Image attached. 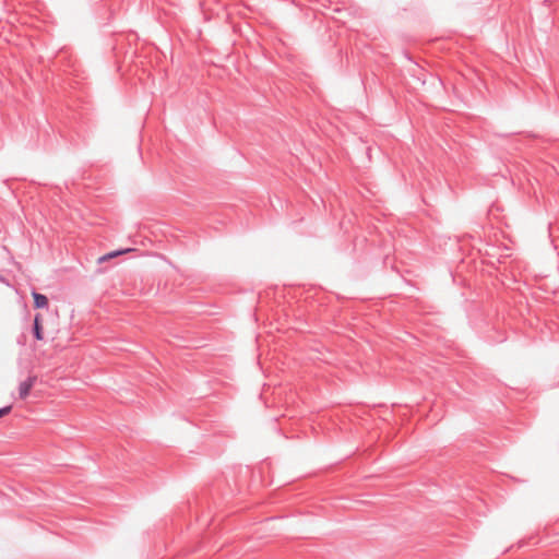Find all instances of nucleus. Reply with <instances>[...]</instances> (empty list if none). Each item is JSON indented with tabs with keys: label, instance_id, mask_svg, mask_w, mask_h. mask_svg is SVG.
Masks as SVG:
<instances>
[{
	"label": "nucleus",
	"instance_id": "7ed1b4c3",
	"mask_svg": "<svg viewBox=\"0 0 559 559\" xmlns=\"http://www.w3.org/2000/svg\"><path fill=\"white\" fill-rule=\"evenodd\" d=\"M33 296V299H34V307L37 308V309H43V308H46L48 306V298L40 294V293H37V292H33L32 294Z\"/></svg>",
	"mask_w": 559,
	"mask_h": 559
},
{
	"label": "nucleus",
	"instance_id": "f257e3e1",
	"mask_svg": "<svg viewBox=\"0 0 559 559\" xmlns=\"http://www.w3.org/2000/svg\"><path fill=\"white\" fill-rule=\"evenodd\" d=\"M37 381V377L36 376H28L26 380L22 381L19 385V396L21 400H25L32 388L35 385Z\"/></svg>",
	"mask_w": 559,
	"mask_h": 559
},
{
	"label": "nucleus",
	"instance_id": "423d86ee",
	"mask_svg": "<svg viewBox=\"0 0 559 559\" xmlns=\"http://www.w3.org/2000/svg\"><path fill=\"white\" fill-rule=\"evenodd\" d=\"M17 343L20 345H25V336H21L19 340H17Z\"/></svg>",
	"mask_w": 559,
	"mask_h": 559
},
{
	"label": "nucleus",
	"instance_id": "f03ea898",
	"mask_svg": "<svg viewBox=\"0 0 559 559\" xmlns=\"http://www.w3.org/2000/svg\"><path fill=\"white\" fill-rule=\"evenodd\" d=\"M33 335L37 341H41L44 338V330L41 325L40 314H36L34 318Z\"/></svg>",
	"mask_w": 559,
	"mask_h": 559
},
{
	"label": "nucleus",
	"instance_id": "39448f33",
	"mask_svg": "<svg viewBox=\"0 0 559 559\" xmlns=\"http://www.w3.org/2000/svg\"><path fill=\"white\" fill-rule=\"evenodd\" d=\"M12 409V406H4L0 408V418L8 415Z\"/></svg>",
	"mask_w": 559,
	"mask_h": 559
},
{
	"label": "nucleus",
	"instance_id": "20e7f679",
	"mask_svg": "<svg viewBox=\"0 0 559 559\" xmlns=\"http://www.w3.org/2000/svg\"><path fill=\"white\" fill-rule=\"evenodd\" d=\"M133 249H126V250H117V251H112V252H109L108 254H105L103 255L102 258H99V261H105V260H108V259H111V258H115V257H118L122 253H126V252H129V251H132Z\"/></svg>",
	"mask_w": 559,
	"mask_h": 559
}]
</instances>
